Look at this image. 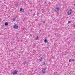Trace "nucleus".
I'll return each mask as SVG.
<instances>
[{
	"label": "nucleus",
	"instance_id": "39448f33",
	"mask_svg": "<svg viewBox=\"0 0 75 75\" xmlns=\"http://www.w3.org/2000/svg\"><path fill=\"white\" fill-rule=\"evenodd\" d=\"M17 74V71L16 70L14 71L13 72V74L14 75H16Z\"/></svg>",
	"mask_w": 75,
	"mask_h": 75
},
{
	"label": "nucleus",
	"instance_id": "dca6fc26",
	"mask_svg": "<svg viewBox=\"0 0 75 75\" xmlns=\"http://www.w3.org/2000/svg\"><path fill=\"white\" fill-rule=\"evenodd\" d=\"M68 24H69L70 23V21H68Z\"/></svg>",
	"mask_w": 75,
	"mask_h": 75
},
{
	"label": "nucleus",
	"instance_id": "a211bd4d",
	"mask_svg": "<svg viewBox=\"0 0 75 75\" xmlns=\"http://www.w3.org/2000/svg\"><path fill=\"white\" fill-rule=\"evenodd\" d=\"M1 20H0V22H1Z\"/></svg>",
	"mask_w": 75,
	"mask_h": 75
},
{
	"label": "nucleus",
	"instance_id": "9b49d317",
	"mask_svg": "<svg viewBox=\"0 0 75 75\" xmlns=\"http://www.w3.org/2000/svg\"><path fill=\"white\" fill-rule=\"evenodd\" d=\"M23 9L21 8L20 10V11H23Z\"/></svg>",
	"mask_w": 75,
	"mask_h": 75
},
{
	"label": "nucleus",
	"instance_id": "20e7f679",
	"mask_svg": "<svg viewBox=\"0 0 75 75\" xmlns=\"http://www.w3.org/2000/svg\"><path fill=\"white\" fill-rule=\"evenodd\" d=\"M14 28L15 29H17L18 28V26L17 25H15L14 26Z\"/></svg>",
	"mask_w": 75,
	"mask_h": 75
},
{
	"label": "nucleus",
	"instance_id": "f8f14e48",
	"mask_svg": "<svg viewBox=\"0 0 75 75\" xmlns=\"http://www.w3.org/2000/svg\"><path fill=\"white\" fill-rule=\"evenodd\" d=\"M16 17L14 18L13 19V21H14L16 20Z\"/></svg>",
	"mask_w": 75,
	"mask_h": 75
},
{
	"label": "nucleus",
	"instance_id": "423d86ee",
	"mask_svg": "<svg viewBox=\"0 0 75 75\" xmlns=\"http://www.w3.org/2000/svg\"><path fill=\"white\" fill-rule=\"evenodd\" d=\"M44 42H45V43H47V42H48V40H47V39H45L44 40Z\"/></svg>",
	"mask_w": 75,
	"mask_h": 75
},
{
	"label": "nucleus",
	"instance_id": "0eeeda50",
	"mask_svg": "<svg viewBox=\"0 0 75 75\" xmlns=\"http://www.w3.org/2000/svg\"><path fill=\"white\" fill-rule=\"evenodd\" d=\"M71 61H75V60L74 59H70L69 61V62H71Z\"/></svg>",
	"mask_w": 75,
	"mask_h": 75
},
{
	"label": "nucleus",
	"instance_id": "2eb2a0df",
	"mask_svg": "<svg viewBox=\"0 0 75 75\" xmlns=\"http://www.w3.org/2000/svg\"><path fill=\"white\" fill-rule=\"evenodd\" d=\"M45 62H44L43 63V65H45Z\"/></svg>",
	"mask_w": 75,
	"mask_h": 75
},
{
	"label": "nucleus",
	"instance_id": "6e6552de",
	"mask_svg": "<svg viewBox=\"0 0 75 75\" xmlns=\"http://www.w3.org/2000/svg\"><path fill=\"white\" fill-rule=\"evenodd\" d=\"M8 25V24L7 22H6L5 23V26H7V25Z\"/></svg>",
	"mask_w": 75,
	"mask_h": 75
},
{
	"label": "nucleus",
	"instance_id": "ddd939ff",
	"mask_svg": "<svg viewBox=\"0 0 75 75\" xmlns=\"http://www.w3.org/2000/svg\"><path fill=\"white\" fill-rule=\"evenodd\" d=\"M39 38V37L38 36H37L36 38V40H38V39Z\"/></svg>",
	"mask_w": 75,
	"mask_h": 75
},
{
	"label": "nucleus",
	"instance_id": "f03ea898",
	"mask_svg": "<svg viewBox=\"0 0 75 75\" xmlns=\"http://www.w3.org/2000/svg\"><path fill=\"white\" fill-rule=\"evenodd\" d=\"M46 68H44L42 70V72L43 73V74L45 73V71H46Z\"/></svg>",
	"mask_w": 75,
	"mask_h": 75
},
{
	"label": "nucleus",
	"instance_id": "1a4fd4ad",
	"mask_svg": "<svg viewBox=\"0 0 75 75\" xmlns=\"http://www.w3.org/2000/svg\"><path fill=\"white\" fill-rule=\"evenodd\" d=\"M43 59L42 58V57L40 59H39V61H42V60Z\"/></svg>",
	"mask_w": 75,
	"mask_h": 75
},
{
	"label": "nucleus",
	"instance_id": "7ed1b4c3",
	"mask_svg": "<svg viewBox=\"0 0 75 75\" xmlns=\"http://www.w3.org/2000/svg\"><path fill=\"white\" fill-rule=\"evenodd\" d=\"M55 11L57 12H58L59 11V7H56L55 9Z\"/></svg>",
	"mask_w": 75,
	"mask_h": 75
},
{
	"label": "nucleus",
	"instance_id": "f257e3e1",
	"mask_svg": "<svg viewBox=\"0 0 75 75\" xmlns=\"http://www.w3.org/2000/svg\"><path fill=\"white\" fill-rule=\"evenodd\" d=\"M73 13V11H72V9H70V10H69L68 13V15H70L71 14H72Z\"/></svg>",
	"mask_w": 75,
	"mask_h": 75
},
{
	"label": "nucleus",
	"instance_id": "4468645a",
	"mask_svg": "<svg viewBox=\"0 0 75 75\" xmlns=\"http://www.w3.org/2000/svg\"><path fill=\"white\" fill-rule=\"evenodd\" d=\"M15 6L16 7H18V5L17 4H15Z\"/></svg>",
	"mask_w": 75,
	"mask_h": 75
},
{
	"label": "nucleus",
	"instance_id": "f3484780",
	"mask_svg": "<svg viewBox=\"0 0 75 75\" xmlns=\"http://www.w3.org/2000/svg\"><path fill=\"white\" fill-rule=\"evenodd\" d=\"M43 24H44V23H45V21H43Z\"/></svg>",
	"mask_w": 75,
	"mask_h": 75
},
{
	"label": "nucleus",
	"instance_id": "9d476101",
	"mask_svg": "<svg viewBox=\"0 0 75 75\" xmlns=\"http://www.w3.org/2000/svg\"><path fill=\"white\" fill-rule=\"evenodd\" d=\"M27 62H24V65H27Z\"/></svg>",
	"mask_w": 75,
	"mask_h": 75
}]
</instances>
